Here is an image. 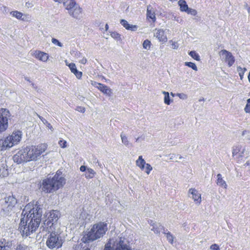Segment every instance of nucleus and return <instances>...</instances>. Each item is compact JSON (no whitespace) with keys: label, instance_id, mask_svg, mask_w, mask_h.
<instances>
[{"label":"nucleus","instance_id":"nucleus-30","mask_svg":"<svg viewBox=\"0 0 250 250\" xmlns=\"http://www.w3.org/2000/svg\"><path fill=\"white\" fill-rule=\"evenodd\" d=\"M150 6L147 7V16L149 18L152 19L153 21H155L156 18L154 13L151 10V9L149 8Z\"/></svg>","mask_w":250,"mask_h":250},{"label":"nucleus","instance_id":"nucleus-58","mask_svg":"<svg viewBox=\"0 0 250 250\" xmlns=\"http://www.w3.org/2000/svg\"><path fill=\"white\" fill-rule=\"evenodd\" d=\"M183 158V157L181 156V155L179 156V159H182Z\"/></svg>","mask_w":250,"mask_h":250},{"label":"nucleus","instance_id":"nucleus-62","mask_svg":"<svg viewBox=\"0 0 250 250\" xmlns=\"http://www.w3.org/2000/svg\"><path fill=\"white\" fill-rule=\"evenodd\" d=\"M250 8L249 7L248 9V10L249 12L250 11Z\"/></svg>","mask_w":250,"mask_h":250},{"label":"nucleus","instance_id":"nucleus-26","mask_svg":"<svg viewBox=\"0 0 250 250\" xmlns=\"http://www.w3.org/2000/svg\"><path fill=\"white\" fill-rule=\"evenodd\" d=\"M178 5L180 6V10L183 12H186L188 8L185 0H180L178 1Z\"/></svg>","mask_w":250,"mask_h":250},{"label":"nucleus","instance_id":"nucleus-54","mask_svg":"<svg viewBox=\"0 0 250 250\" xmlns=\"http://www.w3.org/2000/svg\"><path fill=\"white\" fill-rule=\"evenodd\" d=\"M55 2H57L58 3H62L64 1V0H53Z\"/></svg>","mask_w":250,"mask_h":250},{"label":"nucleus","instance_id":"nucleus-49","mask_svg":"<svg viewBox=\"0 0 250 250\" xmlns=\"http://www.w3.org/2000/svg\"><path fill=\"white\" fill-rule=\"evenodd\" d=\"M79 62L82 64H85L87 62V60L85 58L83 57L81 60L79 61Z\"/></svg>","mask_w":250,"mask_h":250},{"label":"nucleus","instance_id":"nucleus-24","mask_svg":"<svg viewBox=\"0 0 250 250\" xmlns=\"http://www.w3.org/2000/svg\"><path fill=\"white\" fill-rule=\"evenodd\" d=\"M151 229L156 234H159L162 230L165 231L163 226H162L160 223L154 224L152 225V228Z\"/></svg>","mask_w":250,"mask_h":250},{"label":"nucleus","instance_id":"nucleus-32","mask_svg":"<svg viewBox=\"0 0 250 250\" xmlns=\"http://www.w3.org/2000/svg\"><path fill=\"white\" fill-rule=\"evenodd\" d=\"M188 54L194 60L198 61L200 60V56L195 51H191L188 53Z\"/></svg>","mask_w":250,"mask_h":250},{"label":"nucleus","instance_id":"nucleus-9","mask_svg":"<svg viewBox=\"0 0 250 250\" xmlns=\"http://www.w3.org/2000/svg\"><path fill=\"white\" fill-rule=\"evenodd\" d=\"M104 250H132L128 246L124 244L121 237L118 238L116 241L110 239L105 245Z\"/></svg>","mask_w":250,"mask_h":250},{"label":"nucleus","instance_id":"nucleus-29","mask_svg":"<svg viewBox=\"0 0 250 250\" xmlns=\"http://www.w3.org/2000/svg\"><path fill=\"white\" fill-rule=\"evenodd\" d=\"M166 235L167 239V241L170 243L172 244L173 242L174 237L172 234L169 231H167V230L166 231H164L163 232Z\"/></svg>","mask_w":250,"mask_h":250},{"label":"nucleus","instance_id":"nucleus-19","mask_svg":"<svg viewBox=\"0 0 250 250\" xmlns=\"http://www.w3.org/2000/svg\"><path fill=\"white\" fill-rule=\"evenodd\" d=\"M189 193L192 195L191 198L196 202V204L199 205L201 202V195L195 188H190L188 191Z\"/></svg>","mask_w":250,"mask_h":250},{"label":"nucleus","instance_id":"nucleus-33","mask_svg":"<svg viewBox=\"0 0 250 250\" xmlns=\"http://www.w3.org/2000/svg\"><path fill=\"white\" fill-rule=\"evenodd\" d=\"M237 70L239 73V75L241 80H242L245 71L247 70V69L246 68H242L240 66H238L237 67Z\"/></svg>","mask_w":250,"mask_h":250},{"label":"nucleus","instance_id":"nucleus-5","mask_svg":"<svg viewBox=\"0 0 250 250\" xmlns=\"http://www.w3.org/2000/svg\"><path fill=\"white\" fill-rule=\"evenodd\" d=\"M60 216V212L57 210H52L45 213L44 224L48 232L60 229V224L58 221Z\"/></svg>","mask_w":250,"mask_h":250},{"label":"nucleus","instance_id":"nucleus-46","mask_svg":"<svg viewBox=\"0 0 250 250\" xmlns=\"http://www.w3.org/2000/svg\"><path fill=\"white\" fill-rule=\"evenodd\" d=\"M27 247L23 244H19L16 248V250H26Z\"/></svg>","mask_w":250,"mask_h":250},{"label":"nucleus","instance_id":"nucleus-3","mask_svg":"<svg viewBox=\"0 0 250 250\" xmlns=\"http://www.w3.org/2000/svg\"><path fill=\"white\" fill-rule=\"evenodd\" d=\"M107 230V224L99 222L92 226L82 238L83 243H89L102 237Z\"/></svg>","mask_w":250,"mask_h":250},{"label":"nucleus","instance_id":"nucleus-45","mask_svg":"<svg viewBox=\"0 0 250 250\" xmlns=\"http://www.w3.org/2000/svg\"><path fill=\"white\" fill-rule=\"evenodd\" d=\"M87 215H88L85 212H82L81 214L80 215V217L79 218L80 220V222L81 221H82L85 220L86 218Z\"/></svg>","mask_w":250,"mask_h":250},{"label":"nucleus","instance_id":"nucleus-35","mask_svg":"<svg viewBox=\"0 0 250 250\" xmlns=\"http://www.w3.org/2000/svg\"><path fill=\"white\" fill-rule=\"evenodd\" d=\"M151 42L148 40H146L143 43V48L145 49H149L150 47Z\"/></svg>","mask_w":250,"mask_h":250},{"label":"nucleus","instance_id":"nucleus-44","mask_svg":"<svg viewBox=\"0 0 250 250\" xmlns=\"http://www.w3.org/2000/svg\"><path fill=\"white\" fill-rule=\"evenodd\" d=\"M176 96L182 100H186L188 98V95L185 93H177Z\"/></svg>","mask_w":250,"mask_h":250},{"label":"nucleus","instance_id":"nucleus-43","mask_svg":"<svg viewBox=\"0 0 250 250\" xmlns=\"http://www.w3.org/2000/svg\"><path fill=\"white\" fill-rule=\"evenodd\" d=\"M169 42L171 43V45L172 46V48L173 49H177L179 47V44L176 42H173L172 41H170Z\"/></svg>","mask_w":250,"mask_h":250},{"label":"nucleus","instance_id":"nucleus-55","mask_svg":"<svg viewBox=\"0 0 250 250\" xmlns=\"http://www.w3.org/2000/svg\"><path fill=\"white\" fill-rule=\"evenodd\" d=\"M245 165L248 166H250V160L248 161L245 164Z\"/></svg>","mask_w":250,"mask_h":250},{"label":"nucleus","instance_id":"nucleus-12","mask_svg":"<svg viewBox=\"0 0 250 250\" xmlns=\"http://www.w3.org/2000/svg\"><path fill=\"white\" fill-rule=\"evenodd\" d=\"M246 149L244 146H237L233 147L232 150V156L238 161H240L242 157L245 156Z\"/></svg>","mask_w":250,"mask_h":250},{"label":"nucleus","instance_id":"nucleus-23","mask_svg":"<svg viewBox=\"0 0 250 250\" xmlns=\"http://www.w3.org/2000/svg\"><path fill=\"white\" fill-rule=\"evenodd\" d=\"M147 164L145 160L143 158L142 156H139L138 159L136 161V165L142 170L145 169V167Z\"/></svg>","mask_w":250,"mask_h":250},{"label":"nucleus","instance_id":"nucleus-11","mask_svg":"<svg viewBox=\"0 0 250 250\" xmlns=\"http://www.w3.org/2000/svg\"><path fill=\"white\" fill-rule=\"evenodd\" d=\"M219 55L221 60L228 63L229 67L231 66L235 62V58L232 53L225 49L221 50Z\"/></svg>","mask_w":250,"mask_h":250},{"label":"nucleus","instance_id":"nucleus-18","mask_svg":"<svg viewBox=\"0 0 250 250\" xmlns=\"http://www.w3.org/2000/svg\"><path fill=\"white\" fill-rule=\"evenodd\" d=\"M65 64L68 66L71 71L75 76L79 79H80L82 76V72L79 71L76 67V66L74 63H69L67 60L65 61Z\"/></svg>","mask_w":250,"mask_h":250},{"label":"nucleus","instance_id":"nucleus-60","mask_svg":"<svg viewBox=\"0 0 250 250\" xmlns=\"http://www.w3.org/2000/svg\"><path fill=\"white\" fill-rule=\"evenodd\" d=\"M25 79L26 81H27L29 82V79L28 78H25Z\"/></svg>","mask_w":250,"mask_h":250},{"label":"nucleus","instance_id":"nucleus-53","mask_svg":"<svg viewBox=\"0 0 250 250\" xmlns=\"http://www.w3.org/2000/svg\"><path fill=\"white\" fill-rule=\"evenodd\" d=\"M55 2H57L58 3H62L64 1V0H53Z\"/></svg>","mask_w":250,"mask_h":250},{"label":"nucleus","instance_id":"nucleus-21","mask_svg":"<svg viewBox=\"0 0 250 250\" xmlns=\"http://www.w3.org/2000/svg\"><path fill=\"white\" fill-rule=\"evenodd\" d=\"M120 23L126 30L132 31H135L138 29V26L136 25H133L129 23L127 21L125 20H121Z\"/></svg>","mask_w":250,"mask_h":250},{"label":"nucleus","instance_id":"nucleus-34","mask_svg":"<svg viewBox=\"0 0 250 250\" xmlns=\"http://www.w3.org/2000/svg\"><path fill=\"white\" fill-rule=\"evenodd\" d=\"M185 65L186 66L191 68L193 70L195 71H197V67L196 64L193 62H185Z\"/></svg>","mask_w":250,"mask_h":250},{"label":"nucleus","instance_id":"nucleus-38","mask_svg":"<svg viewBox=\"0 0 250 250\" xmlns=\"http://www.w3.org/2000/svg\"><path fill=\"white\" fill-rule=\"evenodd\" d=\"M110 35L112 38H113L117 40H121V35L116 32H112L110 34Z\"/></svg>","mask_w":250,"mask_h":250},{"label":"nucleus","instance_id":"nucleus-7","mask_svg":"<svg viewBox=\"0 0 250 250\" xmlns=\"http://www.w3.org/2000/svg\"><path fill=\"white\" fill-rule=\"evenodd\" d=\"M68 13L73 17L77 18L82 13V9L75 0H64L62 2Z\"/></svg>","mask_w":250,"mask_h":250},{"label":"nucleus","instance_id":"nucleus-41","mask_svg":"<svg viewBox=\"0 0 250 250\" xmlns=\"http://www.w3.org/2000/svg\"><path fill=\"white\" fill-rule=\"evenodd\" d=\"M188 14H190L192 16H195L197 14V11L193 9L188 8V10L186 11Z\"/></svg>","mask_w":250,"mask_h":250},{"label":"nucleus","instance_id":"nucleus-4","mask_svg":"<svg viewBox=\"0 0 250 250\" xmlns=\"http://www.w3.org/2000/svg\"><path fill=\"white\" fill-rule=\"evenodd\" d=\"M65 183V179L57 173L52 178L42 181V189L46 193H52L62 187Z\"/></svg>","mask_w":250,"mask_h":250},{"label":"nucleus","instance_id":"nucleus-25","mask_svg":"<svg viewBox=\"0 0 250 250\" xmlns=\"http://www.w3.org/2000/svg\"><path fill=\"white\" fill-rule=\"evenodd\" d=\"M217 182L216 184L217 185L223 187L225 188H226L227 187V185L226 182L223 179L222 177V175L220 174H218L217 175Z\"/></svg>","mask_w":250,"mask_h":250},{"label":"nucleus","instance_id":"nucleus-37","mask_svg":"<svg viewBox=\"0 0 250 250\" xmlns=\"http://www.w3.org/2000/svg\"><path fill=\"white\" fill-rule=\"evenodd\" d=\"M51 42L53 44H54L56 46H58L59 47H62L63 46L62 43H61V42H60L59 40H58L57 39H56L55 38H52L51 39Z\"/></svg>","mask_w":250,"mask_h":250},{"label":"nucleus","instance_id":"nucleus-17","mask_svg":"<svg viewBox=\"0 0 250 250\" xmlns=\"http://www.w3.org/2000/svg\"><path fill=\"white\" fill-rule=\"evenodd\" d=\"M96 87H97L99 90H100L104 94L108 96H110L112 93L111 89L107 87L106 85L103 84L94 82V84H92Z\"/></svg>","mask_w":250,"mask_h":250},{"label":"nucleus","instance_id":"nucleus-16","mask_svg":"<svg viewBox=\"0 0 250 250\" xmlns=\"http://www.w3.org/2000/svg\"><path fill=\"white\" fill-rule=\"evenodd\" d=\"M80 170L82 172H85V177L86 179H92L96 174V172L93 169L87 167L85 166H82L80 168Z\"/></svg>","mask_w":250,"mask_h":250},{"label":"nucleus","instance_id":"nucleus-14","mask_svg":"<svg viewBox=\"0 0 250 250\" xmlns=\"http://www.w3.org/2000/svg\"><path fill=\"white\" fill-rule=\"evenodd\" d=\"M10 14L12 17L15 18L18 20L23 21H29L30 20V17L29 15L23 14L21 12L17 10L11 11L10 12Z\"/></svg>","mask_w":250,"mask_h":250},{"label":"nucleus","instance_id":"nucleus-22","mask_svg":"<svg viewBox=\"0 0 250 250\" xmlns=\"http://www.w3.org/2000/svg\"><path fill=\"white\" fill-rule=\"evenodd\" d=\"M12 244L5 239L0 241V250H10Z\"/></svg>","mask_w":250,"mask_h":250},{"label":"nucleus","instance_id":"nucleus-50","mask_svg":"<svg viewBox=\"0 0 250 250\" xmlns=\"http://www.w3.org/2000/svg\"><path fill=\"white\" fill-rule=\"evenodd\" d=\"M82 248V246L81 245H77L74 248V250H80Z\"/></svg>","mask_w":250,"mask_h":250},{"label":"nucleus","instance_id":"nucleus-47","mask_svg":"<svg viewBox=\"0 0 250 250\" xmlns=\"http://www.w3.org/2000/svg\"><path fill=\"white\" fill-rule=\"evenodd\" d=\"M210 249L211 250H220L219 246L216 244L211 245Z\"/></svg>","mask_w":250,"mask_h":250},{"label":"nucleus","instance_id":"nucleus-20","mask_svg":"<svg viewBox=\"0 0 250 250\" xmlns=\"http://www.w3.org/2000/svg\"><path fill=\"white\" fill-rule=\"evenodd\" d=\"M35 58L43 62H46L49 58V55L43 52L35 51L33 54Z\"/></svg>","mask_w":250,"mask_h":250},{"label":"nucleus","instance_id":"nucleus-59","mask_svg":"<svg viewBox=\"0 0 250 250\" xmlns=\"http://www.w3.org/2000/svg\"><path fill=\"white\" fill-rule=\"evenodd\" d=\"M3 8L4 9L5 11L6 12V10H7V8L6 7H5V6L3 7Z\"/></svg>","mask_w":250,"mask_h":250},{"label":"nucleus","instance_id":"nucleus-39","mask_svg":"<svg viewBox=\"0 0 250 250\" xmlns=\"http://www.w3.org/2000/svg\"><path fill=\"white\" fill-rule=\"evenodd\" d=\"M152 169V167L149 164H147L145 167V169L144 170L146 173L147 174H149L150 171Z\"/></svg>","mask_w":250,"mask_h":250},{"label":"nucleus","instance_id":"nucleus-40","mask_svg":"<svg viewBox=\"0 0 250 250\" xmlns=\"http://www.w3.org/2000/svg\"><path fill=\"white\" fill-rule=\"evenodd\" d=\"M58 143L62 148H64L67 147V142L64 140L61 139Z\"/></svg>","mask_w":250,"mask_h":250},{"label":"nucleus","instance_id":"nucleus-61","mask_svg":"<svg viewBox=\"0 0 250 250\" xmlns=\"http://www.w3.org/2000/svg\"><path fill=\"white\" fill-rule=\"evenodd\" d=\"M171 95L173 97L174 96V94L172 93H171Z\"/></svg>","mask_w":250,"mask_h":250},{"label":"nucleus","instance_id":"nucleus-28","mask_svg":"<svg viewBox=\"0 0 250 250\" xmlns=\"http://www.w3.org/2000/svg\"><path fill=\"white\" fill-rule=\"evenodd\" d=\"M8 175V171L5 167V165L2 164L0 165V176L4 177Z\"/></svg>","mask_w":250,"mask_h":250},{"label":"nucleus","instance_id":"nucleus-57","mask_svg":"<svg viewBox=\"0 0 250 250\" xmlns=\"http://www.w3.org/2000/svg\"><path fill=\"white\" fill-rule=\"evenodd\" d=\"M248 79H249V82L250 83V71L249 74L248 75Z\"/></svg>","mask_w":250,"mask_h":250},{"label":"nucleus","instance_id":"nucleus-2","mask_svg":"<svg viewBox=\"0 0 250 250\" xmlns=\"http://www.w3.org/2000/svg\"><path fill=\"white\" fill-rule=\"evenodd\" d=\"M47 148V145L45 143L27 146L20 149L14 155L13 160L18 164L38 161Z\"/></svg>","mask_w":250,"mask_h":250},{"label":"nucleus","instance_id":"nucleus-6","mask_svg":"<svg viewBox=\"0 0 250 250\" xmlns=\"http://www.w3.org/2000/svg\"><path fill=\"white\" fill-rule=\"evenodd\" d=\"M23 133L20 130H15L11 135L0 140V148L1 150L11 148L18 144L22 138Z\"/></svg>","mask_w":250,"mask_h":250},{"label":"nucleus","instance_id":"nucleus-15","mask_svg":"<svg viewBox=\"0 0 250 250\" xmlns=\"http://www.w3.org/2000/svg\"><path fill=\"white\" fill-rule=\"evenodd\" d=\"M154 36L162 43H165L167 41V37L165 34V31L162 29H156L154 32Z\"/></svg>","mask_w":250,"mask_h":250},{"label":"nucleus","instance_id":"nucleus-48","mask_svg":"<svg viewBox=\"0 0 250 250\" xmlns=\"http://www.w3.org/2000/svg\"><path fill=\"white\" fill-rule=\"evenodd\" d=\"M76 110L77 111H78L79 112H80L82 113H84L85 111V108L84 107H81V106L77 107Z\"/></svg>","mask_w":250,"mask_h":250},{"label":"nucleus","instance_id":"nucleus-1","mask_svg":"<svg viewBox=\"0 0 250 250\" xmlns=\"http://www.w3.org/2000/svg\"><path fill=\"white\" fill-rule=\"evenodd\" d=\"M42 210L36 203H30L23 208L19 229L22 236L30 235L39 227Z\"/></svg>","mask_w":250,"mask_h":250},{"label":"nucleus","instance_id":"nucleus-13","mask_svg":"<svg viewBox=\"0 0 250 250\" xmlns=\"http://www.w3.org/2000/svg\"><path fill=\"white\" fill-rule=\"evenodd\" d=\"M17 203V200L13 196H9L5 198V203L3 207L6 211H9L15 206Z\"/></svg>","mask_w":250,"mask_h":250},{"label":"nucleus","instance_id":"nucleus-27","mask_svg":"<svg viewBox=\"0 0 250 250\" xmlns=\"http://www.w3.org/2000/svg\"><path fill=\"white\" fill-rule=\"evenodd\" d=\"M39 118L41 120L42 123L46 125V127L50 130L51 132H52L54 131V128L52 125L48 122V121L44 119L43 117L39 116Z\"/></svg>","mask_w":250,"mask_h":250},{"label":"nucleus","instance_id":"nucleus-8","mask_svg":"<svg viewBox=\"0 0 250 250\" xmlns=\"http://www.w3.org/2000/svg\"><path fill=\"white\" fill-rule=\"evenodd\" d=\"M50 233V236L46 241V245L48 248H59L62 245V240L60 236V229L55 230Z\"/></svg>","mask_w":250,"mask_h":250},{"label":"nucleus","instance_id":"nucleus-36","mask_svg":"<svg viewBox=\"0 0 250 250\" xmlns=\"http://www.w3.org/2000/svg\"><path fill=\"white\" fill-rule=\"evenodd\" d=\"M244 111L246 113L250 114V98L247 101V104L244 108Z\"/></svg>","mask_w":250,"mask_h":250},{"label":"nucleus","instance_id":"nucleus-52","mask_svg":"<svg viewBox=\"0 0 250 250\" xmlns=\"http://www.w3.org/2000/svg\"><path fill=\"white\" fill-rule=\"evenodd\" d=\"M247 133H250V132H248V131H247V130H245V131H244L243 132V133H242V135H243V136H244V135H245L246 134H247Z\"/></svg>","mask_w":250,"mask_h":250},{"label":"nucleus","instance_id":"nucleus-42","mask_svg":"<svg viewBox=\"0 0 250 250\" xmlns=\"http://www.w3.org/2000/svg\"><path fill=\"white\" fill-rule=\"evenodd\" d=\"M121 137L122 143L124 144L125 146H127L128 145V141L127 137L123 134L121 135Z\"/></svg>","mask_w":250,"mask_h":250},{"label":"nucleus","instance_id":"nucleus-51","mask_svg":"<svg viewBox=\"0 0 250 250\" xmlns=\"http://www.w3.org/2000/svg\"><path fill=\"white\" fill-rule=\"evenodd\" d=\"M176 155L175 154H172L170 158V160H171V161H173L175 157H176Z\"/></svg>","mask_w":250,"mask_h":250},{"label":"nucleus","instance_id":"nucleus-10","mask_svg":"<svg viewBox=\"0 0 250 250\" xmlns=\"http://www.w3.org/2000/svg\"><path fill=\"white\" fill-rule=\"evenodd\" d=\"M10 113L5 108H0V133L5 131L8 127V121Z\"/></svg>","mask_w":250,"mask_h":250},{"label":"nucleus","instance_id":"nucleus-56","mask_svg":"<svg viewBox=\"0 0 250 250\" xmlns=\"http://www.w3.org/2000/svg\"><path fill=\"white\" fill-rule=\"evenodd\" d=\"M105 30L107 31L108 29V25L107 24H105Z\"/></svg>","mask_w":250,"mask_h":250},{"label":"nucleus","instance_id":"nucleus-31","mask_svg":"<svg viewBox=\"0 0 250 250\" xmlns=\"http://www.w3.org/2000/svg\"><path fill=\"white\" fill-rule=\"evenodd\" d=\"M162 93L164 95V103L167 105H169L170 104L169 93L166 91H163Z\"/></svg>","mask_w":250,"mask_h":250}]
</instances>
